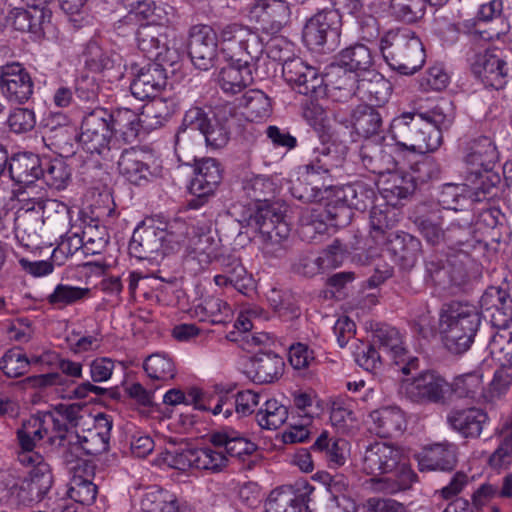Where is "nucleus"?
<instances>
[{"label":"nucleus","instance_id":"f257e3e1","mask_svg":"<svg viewBox=\"0 0 512 512\" xmlns=\"http://www.w3.org/2000/svg\"><path fill=\"white\" fill-rule=\"evenodd\" d=\"M454 121L451 102L443 100L431 109L404 112L390 124V134L396 144L415 153L437 150L442 144V131L448 130Z\"/></svg>","mask_w":512,"mask_h":512},{"label":"nucleus","instance_id":"f03ea898","mask_svg":"<svg viewBox=\"0 0 512 512\" xmlns=\"http://www.w3.org/2000/svg\"><path fill=\"white\" fill-rule=\"evenodd\" d=\"M82 410L79 404H58L52 410L24 421L16 433V461L21 465L47 463L35 450L37 443L47 437L51 445L64 447L67 425L78 426L83 418Z\"/></svg>","mask_w":512,"mask_h":512},{"label":"nucleus","instance_id":"7ed1b4c3","mask_svg":"<svg viewBox=\"0 0 512 512\" xmlns=\"http://www.w3.org/2000/svg\"><path fill=\"white\" fill-rule=\"evenodd\" d=\"M362 470L375 477L391 474L389 477L372 479L376 491L388 494L407 489L415 477L402 449L384 442H375L366 448Z\"/></svg>","mask_w":512,"mask_h":512},{"label":"nucleus","instance_id":"20e7f679","mask_svg":"<svg viewBox=\"0 0 512 512\" xmlns=\"http://www.w3.org/2000/svg\"><path fill=\"white\" fill-rule=\"evenodd\" d=\"M187 225L182 220L174 221L165 227L140 225L132 235L129 253L139 260L158 263L164 255L174 250L185 240Z\"/></svg>","mask_w":512,"mask_h":512},{"label":"nucleus","instance_id":"39448f33","mask_svg":"<svg viewBox=\"0 0 512 512\" xmlns=\"http://www.w3.org/2000/svg\"><path fill=\"white\" fill-rule=\"evenodd\" d=\"M479 325V313L472 305L451 302L440 312L439 333L453 354H462L471 347Z\"/></svg>","mask_w":512,"mask_h":512},{"label":"nucleus","instance_id":"423d86ee","mask_svg":"<svg viewBox=\"0 0 512 512\" xmlns=\"http://www.w3.org/2000/svg\"><path fill=\"white\" fill-rule=\"evenodd\" d=\"M406 354L398 330L389 325H381L373 332L372 344L356 354V362L367 371H375L381 366L383 355H386L399 366L403 374L408 375L418 368V359L407 357Z\"/></svg>","mask_w":512,"mask_h":512},{"label":"nucleus","instance_id":"0eeeda50","mask_svg":"<svg viewBox=\"0 0 512 512\" xmlns=\"http://www.w3.org/2000/svg\"><path fill=\"white\" fill-rule=\"evenodd\" d=\"M382 55L391 69L402 75L416 73L425 62L421 40L409 28L391 29L381 39Z\"/></svg>","mask_w":512,"mask_h":512},{"label":"nucleus","instance_id":"6e6552de","mask_svg":"<svg viewBox=\"0 0 512 512\" xmlns=\"http://www.w3.org/2000/svg\"><path fill=\"white\" fill-rule=\"evenodd\" d=\"M219 52L227 61H257L264 51L259 35L239 23H229L217 31Z\"/></svg>","mask_w":512,"mask_h":512},{"label":"nucleus","instance_id":"1a4fd4ad","mask_svg":"<svg viewBox=\"0 0 512 512\" xmlns=\"http://www.w3.org/2000/svg\"><path fill=\"white\" fill-rule=\"evenodd\" d=\"M76 427L67 425L68 431L64 436L63 447H67V451L64 452L66 462H71L74 456L98 455L108 450L113 427V421L108 415H97L94 427L85 431L83 435L75 431Z\"/></svg>","mask_w":512,"mask_h":512},{"label":"nucleus","instance_id":"9d476101","mask_svg":"<svg viewBox=\"0 0 512 512\" xmlns=\"http://www.w3.org/2000/svg\"><path fill=\"white\" fill-rule=\"evenodd\" d=\"M28 475L7 489V503L11 506H31L40 502L50 490L53 477L48 463L29 464Z\"/></svg>","mask_w":512,"mask_h":512},{"label":"nucleus","instance_id":"9b49d317","mask_svg":"<svg viewBox=\"0 0 512 512\" xmlns=\"http://www.w3.org/2000/svg\"><path fill=\"white\" fill-rule=\"evenodd\" d=\"M108 119L110 112L104 108H95L83 117L78 142L84 151L92 155L107 156L114 145V134Z\"/></svg>","mask_w":512,"mask_h":512},{"label":"nucleus","instance_id":"f8f14e48","mask_svg":"<svg viewBox=\"0 0 512 512\" xmlns=\"http://www.w3.org/2000/svg\"><path fill=\"white\" fill-rule=\"evenodd\" d=\"M340 37V16L336 10L322 8L306 23L303 39L312 50L336 48Z\"/></svg>","mask_w":512,"mask_h":512},{"label":"nucleus","instance_id":"ddd939ff","mask_svg":"<svg viewBox=\"0 0 512 512\" xmlns=\"http://www.w3.org/2000/svg\"><path fill=\"white\" fill-rule=\"evenodd\" d=\"M401 389L408 399L418 404H446L451 393L450 383L433 371L403 380Z\"/></svg>","mask_w":512,"mask_h":512},{"label":"nucleus","instance_id":"4468645a","mask_svg":"<svg viewBox=\"0 0 512 512\" xmlns=\"http://www.w3.org/2000/svg\"><path fill=\"white\" fill-rule=\"evenodd\" d=\"M469 61L472 74L486 87L501 89L506 85L510 67L502 49H486L474 54Z\"/></svg>","mask_w":512,"mask_h":512},{"label":"nucleus","instance_id":"2eb2a0df","mask_svg":"<svg viewBox=\"0 0 512 512\" xmlns=\"http://www.w3.org/2000/svg\"><path fill=\"white\" fill-rule=\"evenodd\" d=\"M255 224L262 238L263 249L266 253L276 254L284 249L290 228L284 220V214L279 207L264 205L258 208L254 216Z\"/></svg>","mask_w":512,"mask_h":512},{"label":"nucleus","instance_id":"dca6fc26","mask_svg":"<svg viewBox=\"0 0 512 512\" xmlns=\"http://www.w3.org/2000/svg\"><path fill=\"white\" fill-rule=\"evenodd\" d=\"M285 81L299 94L320 98L326 95L327 85L318 70L305 63L301 58L294 57L282 64Z\"/></svg>","mask_w":512,"mask_h":512},{"label":"nucleus","instance_id":"f3484780","mask_svg":"<svg viewBox=\"0 0 512 512\" xmlns=\"http://www.w3.org/2000/svg\"><path fill=\"white\" fill-rule=\"evenodd\" d=\"M222 180V172L219 162L214 158H202L195 160L194 177L190 182L189 191L193 198L188 201V206L198 209L212 196Z\"/></svg>","mask_w":512,"mask_h":512},{"label":"nucleus","instance_id":"a211bd4d","mask_svg":"<svg viewBox=\"0 0 512 512\" xmlns=\"http://www.w3.org/2000/svg\"><path fill=\"white\" fill-rule=\"evenodd\" d=\"M219 50L217 31L205 24H197L190 28L188 54L195 67L208 70L213 67Z\"/></svg>","mask_w":512,"mask_h":512},{"label":"nucleus","instance_id":"6ab92c4d","mask_svg":"<svg viewBox=\"0 0 512 512\" xmlns=\"http://www.w3.org/2000/svg\"><path fill=\"white\" fill-rule=\"evenodd\" d=\"M314 487L306 480L297 481L294 485L281 486L274 489L267 501V512H301L310 501Z\"/></svg>","mask_w":512,"mask_h":512},{"label":"nucleus","instance_id":"aec40b11","mask_svg":"<svg viewBox=\"0 0 512 512\" xmlns=\"http://www.w3.org/2000/svg\"><path fill=\"white\" fill-rule=\"evenodd\" d=\"M33 88L29 72L20 63L13 62L0 68V89L9 101L20 104L28 101Z\"/></svg>","mask_w":512,"mask_h":512},{"label":"nucleus","instance_id":"412c9836","mask_svg":"<svg viewBox=\"0 0 512 512\" xmlns=\"http://www.w3.org/2000/svg\"><path fill=\"white\" fill-rule=\"evenodd\" d=\"M249 17L262 31L276 34L290 21V4L286 0H259L250 9Z\"/></svg>","mask_w":512,"mask_h":512},{"label":"nucleus","instance_id":"4be33fe9","mask_svg":"<svg viewBox=\"0 0 512 512\" xmlns=\"http://www.w3.org/2000/svg\"><path fill=\"white\" fill-rule=\"evenodd\" d=\"M259 404V395L251 390L238 392L236 396L216 394L208 399V404H199L197 407L203 411H211L214 415L223 414L224 418L232 415L235 409L237 413L245 416L254 412Z\"/></svg>","mask_w":512,"mask_h":512},{"label":"nucleus","instance_id":"5701e85b","mask_svg":"<svg viewBox=\"0 0 512 512\" xmlns=\"http://www.w3.org/2000/svg\"><path fill=\"white\" fill-rule=\"evenodd\" d=\"M51 16V10L39 2L26 9H12L7 16V21L15 30L41 36L45 34L46 28L50 25Z\"/></svg>","mask_w":512,"mask_h":512},{"label":"nucleus","instance_id":"b1692460","mask_svg":"<svg viewBox=\"0 0 512 512\" xmlns=\"http://www.w3.org/2000/svg\"><path fill=\"white\" fill-rule=\"evenodd\" d=\"M446 420L449 427L463 438L477 439L481 436L489 416L478 407L454 408L449 411Z\"/></svg>","mask_w":512,"mask_h":512},{"label":"nucleus","instance_id":"393cba45","mask_svg":"<svg viewBox=\"0 0 512 512\" xmlns=\"http://www.w3.org/2000/svg\"><path fill=\"white\" fill-rule=\"evenodd\" d=\"M66 121L67 119L63 115H56L48 119L42 136L45 145L60 156L72 155L74 140L78 139L74 128L67 125Z\"/></svg>","mask_w":512,"mask_h":512},{"label":"nucleus","instance_id":"a878e982","mask_svg":"<svg viewBox=\"0 0 512 512\" xmlns=\"http://www.w3.org/2000/svg\"><path fill=\"white\" fill-rule=\"evenodd\" d=\"M145 158L144 153L134 147L125 149L117 163L120 175L136 186H144L151 182L155 174Z\"/></svg>","mask_w":512,"mask_h":512},{"label":"nucleus","instance_id":"bb28decb","mask_svg":"<svg viewBox=\"0 0 512 512\" xmlns=\"http://www.w3.org/2000/svg\"><path fill=\"white\" fill-rule=\"evenodd\" d=\"M166 84L165 69L157 63H151L138 71L131 82L130 90L135 98L145 100L156 97Z\"/></svg>","mask_w":512,"mask_h":512},{"label":"nucleus","instance_id":"cd10ccee","mask_svg":"<svg viewBox=\"0 0 512 512\" xmlns=\"http://www.w3.org/2000/svg\"><path fill=\"white\" fill-rule=\"evenodd\" d=\"M234 116L235 108L229 103L215 107L213 119L201 133L207 146L221 148L227 144Z\"/></svg>","mask_w":512,"mask_h":512},{"label":"nucleus","instance_id":"c85d7f7f","mask_svg":"<svg viewBox=\"0 0 512 512\" xmlns=\"http://www.w3.org/2000/svg\"><path fill=\"white\" fill-rule=\"evenodd\" d=\"M498 158L494 142L487 136H481L468 144L464 161L472 174H481V171L492 170Z\"/></svg>","mask_w":512,"mask_h":512},{"label":"nucleus","instance_id":"c756f323","mask_svg":"<svg viewBox=\"0 0 512 512\" xmlns=\"http://www.w3.org/2000/svg\"><path fill=\"white\" fill-rule=\"evenodd\" d=\"M171 29L163 24L148 22L141 25L136 32L138 48L149 58H158L168 50V37Z\"/></svg>","mask_w":512,"mask_h":512},{"label":"nucleus","instance_id":"7c9ffc66","mask_svg":"<svg viewBox=\"0 0 512 512\" xmlns=\"http://www.w3.org/2000/svg\"><path fill=\"white\" fill-rule=\"evenodd\" d=\"M284 366V360L279 355L273 352H260L250 359L247 375L255 383L268 384L278 379Z\"/></svg>","mask_w":512,"mask_h":512},{"label":"nucleus","instance_id":"2f4dec72","mask_svg":"<svg viewBox=\"0 0 512 512\" xmlns=\"http://www.w3.org/2000/svg\"><path fill=\"white\" fill-rule=\"evenodd\" d=\"M384 244L405 269H410L416 264L422 251L420 240L404 232L390 233Z\"/></svg>","mask_w":512,"mask_h":512},{"label":"nucleus","instance_id":"473e14b6","mask_svg":"<svg viewBox=\"0 0 512 512\" xmlns=\"http://www.w3.org/2000/svg\"><path fill=\"white\" fill-rule=\"evenodd\" d=\"M221 68L218 74V84L224 93L237 94L253 82L252 63L254 61L235 62Z\"/></svg>","mask_w":512,"mask_h":512},{"label":"nucleus","instance_id":"72a5a7b5","mask_svg":"<svg viewBox=\"0 0 512 512\" xmlns=\"http://www.w3.org/2000/svg\"><path fill=\"white\" fill-rule=\"evenodd\" d=\"M456 446L454 444L436 443L425 449L418 460L421 471L452 470L456 465Z\"/></svg>","mask_w":512,"mask_h":512},{"label":"nucleus","instance_id":"f704fd0d","mask_svg":"<svg viewBox=\"0 0 512 512\" xmlns=\"http://www.w3.org/2000/svg\"><path fill=\"white\" fill-rule=\"evenodd\" d=\"M373 426L371 430L381 438H390L401 434L406 427L403 411L398 407H383L370 414Z\"/></svg>","mask_w":512,"mask_h":512},{"label":"nucleus","instance_id":"c9c22d12","mask_svg":"<svg viewBox=\"0 0 512 512\" xmlns=\"http://www.w3.org/2000/svg\"><path fill=\"white\" fill-rule=\"evenodd\" d=\"M42 159L32 153L13 156L8 166L10 178L18 184L30 185L34 183L41 177Z\"/></svg>","mask_w":512,"mask_h":512},{"label":"nucleus","instance_id":"e433bc0d","mask_svg":"<svg viewBox=\"0 0 512 512\" xmlns=\"http://www.w3.org/2000/svg\"><path fill=\"white\" fill-rule=\"evenodd\" d=\"M209 441L216 448H224L227 455L241 457L251 455L257 446L240 432L232 429H223L209 435Z\"/></svg>","mask_w":512,"mask_h":512},{"label":"nucleus","instance_id":"4c0bfd02","mask_svg":"<svg viewBox=\"0 0 512 512\" xmlns=\"http://www.w3.org/2000/svg\"><path fill=\"white\" fill-rule=\"evenodd\" d=\"M359 157L365 169L381 177L394 170L397 165L393 156L383 146L372 142H366L361 146Z\"/></svg>","mask_w":512,"mask_h":512},{"label":"nucleus","instance_id":"58836bf2","mask_svg":"<svg viewBox=\"0 0 512 512\" xmlns=\"http://www.w3.org/2000/svg\"><path fill=\"white\" fill-rule=\"evenodd\" d=\"M358 97L374 102L376 105L385 104L392 92L391 83L374 69L361 75L358 85Z\"/></svg>","mask_w":512,"mask_h":512},{"label":"nucleus","instance_id":"ea45409f","mask_svg":"<svg viewBox=\"0 0 512 512\" xmlns=\"http://www.w3.org/2000/svg\"><path fill=\"white\" fill-rule=\"evenodd\" d=\"M245 118L250 122L267 119L272 113L270 98L259 89H250L237 99Z\"/></svg>","mask_w":512,"mask_h":512},{"label":"nucleus","instance_id":"a19ab883","mask_svg":"<svg viewBox=\"0 0 512 512\" xmlns=\"http://www.w3.org/2000/svg\"><path fill=\"white\" fill-rule=\"evenodd\" d=\"M416 188V177L396 168L387 172L381 180V190L387 199L407 198Z\"/></svg>","mask_w":512,"mask_h":512},{"label":"nucleus","instance_id":"79ce46f5","mask_svg":"<svg viewBox=\"0 0 512 512\" xmlns=\"http://www.w3.org/2000/svg\"><path fill=\"white\" fill-rule=\"evenodd\" d=\"M186 235H189L187 248L200 263L207 265L217 257L218 242L209 230L193 227L191 233L186 232Z\"/></svg>","mask_w":512,"mask_h":512},{"label":"nucleus","instance_id":"37998d69","mask_svg":"<svg viewBox=\"0 0 512 512\" xmlns=\"http://www.w3.org/2000/svg\"><path fill=\"white\" fill-rule=\"evenodd\" d=\"M176 109L177 105L172 99L157 98V96L152 98L142 108L143 128L152 130L163 126Z\"/></svg>","mask_w":512,"mask_h":512},{"label":"nucleus","instance_id":"c03bdc74","mask_svg":"<svg viewBox=\"0 0 512 512\" xmlns=\"http://www.w3.org/2000/svg\"><path fill=\"white\" fill-rule=\"evenodd\" d=\"M313 452L324 454L329 467L338 468L346 462L347 442L344 439L331 437L323 431L311 446Z\"/></svg>","mask_w":512,"mask_h":512},{"label":"nucleus","instance_id":"a18cd8bd","mask_svg":"<svg viewBox=\"0 0 512 512\" xmlns=\"http://www.w3.org/2000/svg\"><path fill=\"white\" fill-rule=\"evenodd\" d=\"M351 123L356 133L365 138L378 135L382 131V117L370 105H359L351 114Z\"/></svg>","mask_w":512,"mask_h":512},{"label":"nucleus","instance_id":"49530a36","mask_svg":"<svg viewBox=\"0 0 512 512\" xmlns=\"http://www.w3.org/2000/svg\"><path fill=\"white\" fill-rule=\"evenodd\" d=\"M338 63L361 75L372 70L374 57L370 48L364 44L350 46L339 53Z\"/></svg>","mask_w":512,"mask_h":512},{"label":"nucleus","instance_id":"de8ad7c7","mask_svg":"<svg viewBox=\"0 0 512 512\" xmlns=\"http://www.w3.org/2000/svg\"><path fill=\"white\" fill-rule=\"evenodd\" d=\"M376 194L372 187L363 182H356L344 186L338 191L339 200L358 211H364L374 201Z\"/></svg>","mask_w":512,"mask_h":512},{"label":"nucleus","instance_id":"09e8293b","mask_svg":"<svg viewBox=\"0 0 512 512\" xmlns=\"http://www.w3.org/2000/svg\"><path fill=\"white\" fill-rule=\"evenodd\" d=\"M41 170L40 179H43L50 188L62 190L70 181L71 170L62 158H43Z\"/></svg>","mask_w":512,"mask_h":512},{"label":"nucleus","instance_id":"8fccbe9b","mask_svg":"<svg viewBox=\"0 0 512 512\" xmlns=\"http://www.w3.org/2000/svg\"><path fill=\"white\" fill-rule=\"evenodd\" d=\"M329 78V85L334 90L344 92V97L357 96L359 94L358 85L361 79V74L350 70L338 63L337 67L332 68L330 73L327 74ZM327 86L328 84L325 83Z\"/></svg>","mask_w":512,"mask_h":512},{"label":"nucleus","instance_id":"3c124183","mask_svg":"<svg viewBox=\"0 0 512 512\" xmlns=\"http://www.w3.org/2000/svg\"><path fill=\"white\" fill-rule=\"evenodd\" d=\"M90 295L89 288L58 284L54 291L47 296L50 305L57 309H64L67 306L77 304Z\"/></svg>","mask_w":512,"mask_h":512},{"label":"nucleus","instance_id":"603ef678","mask_svg":"<svg viewBox=\"0 0 512 512\" xmlns=\"http://www.w3.org/2000/svg\"><path fill=\"white\" fill-rule=\"evenodd\" d=\"M143 368L150 379L159 381L172 380L176 375V367L172 358L164 353H154L148 356Z\"/></svg>","mask_w":512,"mask_h":512},{"label":"nucleus","instance_id":"864d4df0","mask_svg":"<svg viewBox=\"0 0 512 512\" xmlns=\"http://www.w3.org/2000/svg\"><path fill=\"white\" fill-rule=\"evenodd\" d=\"M289 418L288 408L276 399L267 400L256 414L258 424L269 430L278 429Z\"/></svg>","mask_w":512,"mask_h":512},{"label":"nucleus","instance_id":"5fc2aeb1","mask_svg":"<svg viewBox=\"0 0 512 512\" xmlns=\"http://www.w3.org/2000/svg\"><path fill=\"white\" fill-rule=\"evenodd\" d=\"M482 303L488 305L487 310L494 308L502 317V325L512 321V298L500 287H490L482 297Z\"/></svg>","mask_w":512,"mask_h":512},{"label":"nucleus","instance_id":"6e6d98bb","mask_svg":"<svg viewBox=\"0 0 512 512\" xmlns=\"http://www.w3.org/2000/svg\"><path fill=\"white\" fill-rule=\"evenodd\" d=\"M483 376L479 371H473L457 376L450 383L451 392L459 398H475L483 390Z\"/></svg>","mask_w":512,"mask_h":512},{"label":"nucleus","instance_id":"4d7b16f0","mask_svg":"<svg viewBox=\"0 0 512 512\" xmlns=\"http://www.w3.org/2000/svg\"><path fill=\"white\" fill-rule=\"evenodd\" d=\"M98 494L97 485L92 480L75 474L69 484L68 495L70 499L83 505H91Z\"/></svg>","mask_w":512,"mask_h":512},{"label":"nucleus","instance_id":"13d9d810","mask_svg":"<svg viewBox=\"0 0 512 512\" xmlns=\"http://www.w3.org/2000/svg\"><path fill=\"white\" fill-rule=\"evenodd\" d=\"M389 8L397 20L413 23L424 16L425 0H391Z\"/></svg>","mask_w":512,"mask_h":512},{"label":"nucleus","instance_id":"bf43d9fd","mask_svg":"<svg viewBox=\"0 0 512 512\" xmlns=\"http://www.w3.org/2000/svg\"><path fill=\"white\" fill-rule=\"evenodd\" d=\"M84 253L95 255L101 253L109 242V234L106 227L96 222L88 224L82 231Z\"/></svg>","mask_w":512,"mask_h":512},{"label":"nucleus","instance_id":"052dcab7","mask_svg":"<svg viewBox=\"0 0 512 512\" xmlns=\"http://www.w3.org/2000/svg\"><path fill=\"white\" fill-rule=\"evenodd\" d=\"M391 211L373 207L370 211L371 236L377 244H384L391 230L395 226V219L389 214Z\"/></svg>","mask_w":512,"mask_h":512},{"label":"nucleus","instance_id":"680f3d73","mask_svg":"<svg viewBox=\"0 0 512 512\" xmlns=\"http://www.w3.org/2000/svg\"><path fill=\"white\" fill-rule=\"evenodd\" d=\"M228 459L222 451L210 447L195 448V469L220 472L227 466Z\"/></svg>","mask_w":512,"mask_h":512},{"label":"nucleus","instance_id":"e2e57ef3","mask_svg":"<svg viewBox=\"0 0 512 512\" xmlns=\"http://www.w3.org/2000/svg\"><path fill=\"white\" fill-rule=\"evenodd\" d=\"M0 367L6 376L20 377L29 370L28 357L21 348H12L1 358Z\"/></svg>","mask_w":512,"mask_h":512},{"label":"nucleus","instance_id":"0e129e2a","mask_svg":"<svg viewBox=\"0 0 512 512\" xmlns=\"http://www.w3.org/2000/svg\"><path fill=\"white\" fill-rule=\"evenodd\" d=\"M490 354L502 365H512V332L507 329L497 331L488 345Z\"/></svg>","mask_w":512,"mask_h":512},{"label":"nucleus","instance_id":"69168bd1","mask_svg":"<svg viewBox=\"0 0 512 512\" xmlns=\"http://www.w3.org/2000/svg\"><path fill=\"white\" fill-rule=\"evenodd\" d=\"M85 64L94 72H102L114 67L115 58L104 51L96 42H89L85 49Z\"/></svg>","mask_w":512,"mask_h":512},{"label":"nucleus","instance_id":"338daca9","mask_svg":"<svg viewBox=\"0 0 512 512\" xmlns=\"http://www.w3.org/2000/svg\"><path fill=\"white\" fill-rule=\"evenodd\" d=\"M243 191L247 198L255 202H266L274 192L273 183L264 176H252L243 180Z\"/></svg>","mask_w":512,"mask_h":512},{"label":"nucleus","instance_id":"774afa93","mask_svg":"<svg viewBox=\"0 0 512 512\" xmlns=\"http://www.w3.org/2000/svg\"><path fill=\"white\" fill-rule=\"evenodd\" d=\"M162 463L177 470L185 471L195 467V448H173L161 453Z\"/></svg>","mask_w":512,"mask_h":512}]
</instances>
